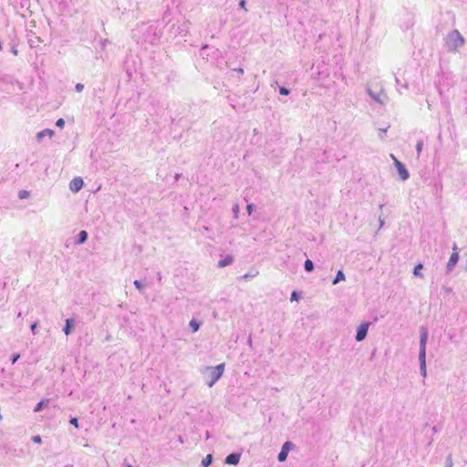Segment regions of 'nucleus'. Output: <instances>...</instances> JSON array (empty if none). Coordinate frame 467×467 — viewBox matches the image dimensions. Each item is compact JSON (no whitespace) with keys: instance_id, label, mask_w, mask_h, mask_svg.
Masks as SVG:
<instances>
[{"instance_id":"35","label":"nucleus","mask_w":467,"mask_h":467,"mask_svg":"<svg viewBox=\"0 0 467 467\" xmlns=\"http://www.w3.org/2000/svg\"><path fill=\"white\" fill-rule=\"evenodd\" d=\"M32 441L35 442V443H41L42 442V439L39 435H35L32 437Z\"/></svg>"},{"instance_id":"25","label":"nucleus","mask_w":467,"mask_h":467,"mask_svg":"<svg viewBox=\"0 0 467 467\" xmlns=\"http://www.w3.org/2000/svg\"><path fill=\"white\" fill-rule=\"evenodd\" d=\"M395 82L397 84V86H400L401 88L407 89L409 88V84L407 81H405L404 83L400 82V79L398 78V77H395Z\"/></svg>"},{"instance_id":"31","label":"nucleus","mask_w":467,"mask_h":467,"mask_svg":"<svg viewBox=\"0 0 467 467\" xmlns=\"http://www.w3.org/2000/svg\"><path fill=\"white\" fill-rule=\"evenodd\" d=\"M445 466L452 467V458L451 454L446 457Z\"/></svg>"},{"instance_id":"37","label":"nucleus","mask_w":467,"mask_h":467,"mask_svg":"<svg viewBox=\"0 0 467 467\" xmlns=\"http://www.w3.org/2000/svg\"><path fill=\"white\" fill-rule=\"evenodd\" d=\"M245 5H246V0H240L239 7L242 8V9H244L246 11Z\"/></svg>"},{"instance_id":"42","label":"nucleus","mask_w":467,"mask_h":467,"mask_svg":"<svg viewBox=\"0 0 467 467\" xmlns=\"http://www.w3.org/2000/svg\"><path fill=\"white\" fill-rule=\"evenodd\" d=\"M100 43H101L102 47L104 48L106 47V45L109 43V40L104 39V40H101Z\"/></svg>"},{"instance_id":"33","label":"nucleus","mask_w":467,"mask_h":467,"mask_svg":"<svg viewBox=\"0 0 467 467\" xmlns=\"http://www.w3.org/2000/svg\"><path fill=\"white\" fill-rule=\"evenodd\" d=\"M19 358H20L19 354H17V353L13 354L11 356V362H12V364H15L18 360Z\"/></svg>"},{"instance_id":"2","label":"nucleus","mask_w":467,"mask_h":467,"mask_svg":"<svg viewBox=\"0 0 467 467\" xmlns=\"http://www.w3.org/2000/svg\"><path fill=\"white\" fill-rule=\"evenodd\" d=\"M464 43V37L457 29L451 31L447 36L446 47L450 52H456Z\"/></svg>"},{"instance_id":"10","label":"nucleus","mask_w":467,"mask_h":467,"mask_svg":"<svg viewBox=\"0 0 467 467\" xmlns=\"http://www.w3.org/2000/svg\"><path fill=\"white\" fill-rule=\"evenodd\" d=\"M240 458V453L233 452L226 456L224 462L229 465H236L239 463Z\"/></svg>"},{"instance_id":"44","label":"nucleus","mask_w":467,"mask_h":467,"mask_svg":"<svg viewBox=\"0 0 467 467\" xmlns=\"http://www.w3.org/2000/svg\"><path fill=\"white\" fill-rule=\"evenodd\" d=\"M189 24V22H186V23H183L182 26L183 28H182V31H186L187 32V25Z\"/></svg>"},{"instance_id":"11","label":"nucleus","mask_w":467,"mask_h":467,"mask_svg":"<svg viewBox=\"0 0 467 467\" xmlns=\"http://www.w3.org/2000/svg\"><path fill=\"white\" fill-rule=\"evenodd\" d=\"M88 237V232L85 230H82L78 233L77 239L75 240V244L79 245L83 244L87 242Z\"/></svg>"},{"instance_id":"3","label":"nucleus","mask_w":467,"mask_h":467,"mask_svg":"<svg viewBox=\"0 0 467 467\" xmlns=\"http://www.w3.org/2000/svg\"><path fill=\"white\" fill-rule=\"evenodd\" d=\"M390 157L394 161V164H395V167H396V169L398 171L400 178L402 181L408 180L409 177H410V173H409L407 168L405 167V165L402 162H400L398 159H396L393 154H390Z\"/></svg>"},{"instance_id":"56","label":"nucleus","mask_w":467,"mask_h":467,"mask_svg":"<svg viewBox=\"0 0 467 467\" xmlns=\"http://www.w3.org/2000/svg\"><path fill=\"white\" fill-rule=\"evenodd\" d=\"M466 268H467V266H466Z\"/></svg>"},{"instance_id":"18","label":"nucleus","mask_w":467,"mask_h":467,"mask_svg":"<svg viewBox=\"0 0 467 467\" xmlns=\"http://www.w3.org/2000/svg\"><path fill=\"white\" fill-rule=\"evenodd\" d=\"M140 32H151L153 31V27L151 26H148L146 24H141L137 26V29Z\"/></svg>"},{"instance_id":"41","label":"nucleus","mask_w":467,"mask_h":467,"mask_svg":"<svg viewBox=\"0 0 467 467\" xmlns=\"http://www.w3.org/2000/svg\"><path fill=\"white\" fill-rule=\"evenodd\" d=\"M379 228H381L384 225V220L381 218V214H379Z\"/></svg>"},{"instance_id":"23","label":"nucleus","mask_w":467,"mask_h":467,"mask_svg":"<svg viewBox=\"0 0 467 467\" xmlns=\"http://www.w3.org/2000/svg\"><path fill=\"white\" fill-rule=\"evenodd\" d=\"M422 149H423V140H420L417 141V144H416V150H417L418 157L420 156V152L422 151Z\"/></svg>"},{"instance_id":"14","label":"nucleus","mask_w":467,"mask_h":467,"mask_svg":"<svg viewBox=\"0 0 467 467\" xmlns=\"http://www.w3.org/2000/svg\"><path fill=\"white\" fill-rule=\"evenodd\" d=\"M210 378L211 379L207 382V385L208 387L211 388L215 384V382H217L220 379L221 377H219L215 372L211 370Z\"/></svg>"},{"instance_id":"50","label":"nucleus","mask_w":467,"mask_h":467,"mask_svg":"<svg viewBox=\"0 0 467 467\" xmlns=\"http://www.w3.org/2000/svg\"><path fill=\"white\" fill-rule=\"evenodd\" d=\"M175 179H176V180L180 179L179 174H176Z\"/></svg>"},{"instance_id":"53","label":"nucleus","mask_w":467,"mask_h":467,"mask_svg":"<svg viewBox=\"0 0 467 467\" xmlns=\"http://www.w3.org/2000/svg\"><path fill=\"white\" fill-rule=\"evenodd\" d=\"M157 278L161 279V274H158Z\"/></svg>"},{"instance_id":"36","label":"nucleus","mask_w":467,"mask_h":467,"mask_svg":"<svg viewBox=\"0 0 467 467\" xmlns=\"http://www.w3.org/2000/svg\"><path fill=\"white\" fill-rule=\"evenodd\" d=\"M75 89H76L77 92H81L84 89V85L81 84V83H78L75 86Z\"/></svg>"},{"instance_id":"45","label":"nucleus","mask_w":467,"mask_h":467,"mask_svg":"<svg viewBox=\"0 0 467 467\" xmlns=\"http://www.w3.org/2000/svg\"><path fill=\"white\" fill-rule=\"evenodd\" d=\"M235 71H237L239 74H244V69L242 67L235 68Z\"/></svg>"},{"instance_id":"26","label":"nucleus","mask_w":467,"mask_h":467,"mask_svg":"<svg viewBox=\"0 0 467 467\" xmlns=\"http://www.w3.org/2000/svg\"><path fill=\"white\" fill-rule=\"evenodd\" d=\"M29 194H30V193H29V192H28V191L21 190V191H19V192H18V197H19L20 199H26V198H27V197L29 196Z\"/></svg>"},{"instance_id":"16","label":"nucleus","mask_w":467,"mask_h":467,"mask_svg":"<svg viewBox=\"0 0 467 467\" xmlns=\"http://www.w3.org/2000/svg\"><path fill=\"white\" fill-rule=\"evenodd\" d=\"M49 400H42L41 401H39L35 409H34V411L35 412H39L43 410V408L47 407V404H48Z\"/></svg>"},{"instance_id":"4","label":"nucleus","mask_w":467,"mask_h":467,"mask_svg":"<svg viewBox=\"0 0 467 467\" xmlns=\"http://www.w3.org/2000/svg\"><path fill=\"white\" fill-rule=\"evenodd\" d=\"M452 250H453V253L451 254L449 262L447 263V265H446L447 273L451 272L459 261V254L457 251L458 248H457L456 244H453Z\"/></svg>"},{"instance_id":"30","label":"nucleus","mask_w":467,"mask_h":467,"mask_svg":"<svg viewBox=\"0 0 467 467\" xmlns=\"http://www.w3.org/2000/svg\"><path fill=\"white\" fill-rule=\"evenodd\" d=\"M56 126L60 128V129H63L64 126H65V120L64 119H58L57 121H56Z\"/></svg>"},{"instance_id":"1","label":"nucleus","mask_w":467,"mask_h":467,"mask_svg":"<svg viewBox=\"0 0 467 467\" xmlns=\"http://www.w3.org/2000/svg\"><path fill=\"white\" fill-rule=\"evenodd\" d=\"M420 351H419V362H420V375L423 378L427 376L426 369V345L429 337V333L426 327H420Z\"/></svg>"},{"instance_id":"48","label":"nucleus","mask_w":467,"mask_h":467,"mask_svg":"<svg viewBox=\"0 0 467 467\" xmlns=\"http://www.w3.org/2000/svg\"><path fill=\"white\" fill-rule=\"evenodd\" d=\"M13 53H14L15 55H16V54H17L16 49H15V48H14V49H13Z\"/></svg>"},{"instance_id":"32","label":"nucleus","mask_w":467,"mask_h":467,"mask_svg":"<svg viewBox=\"0 0 467 467\" xmlns=\"http://www.w3.org/2000/svg\"><path fill=\"white\" fill-rule=\"evenodd\" d=\"M233 213L234 214V217L237 218L238 217V213H239V205L238 204H234L233 206Z\"/></svg>"},{"instance_id":"20","label":"nucleus","mask_w":467,"mask_h":467,"mask_svg":"<svg viewBox=\"0 0 467 467\" xmlns=\"http://www.w3.org/2000/svg\"><path fill=\"white\" fill-rule=\"evenodd\" d=\"M213 462V455L208 454L205 458L202 461V467H209Z\"/></svg>"},{"instance_id":"43","label":"nucleus","mask_w":467,"mask_h":467,"mask_svg":"<svg viewBox=\"0 0 467 467\" xmlns=\"http://www.w3.org/2000/svg\"><path fill=\"white\" fill-rule=\"evenodd\" d=\"M380 132H381V134H380V139H383V135H385V134H386L387 130H386V129L380 130Z\"/></svg>"},{"instance_id":"22","label":"nucleus","mask_w":467,"mask_h":467,"mask_svg":"<svg viewBox=\"0 0 467 467\" xmlns=\"http://www.w3.org/2000/svg\"><path fill=\"white\" fill-rule=\"evenodd\" d=\"M423 268L421 264H418L413 269V275L416 276H421L420 271Z\"/></svg>"},{"instance_id":"28","label":"nucleus","mask_w":467,"mask_h":467,"mask_svg":"<svg viewBox=\"0 0 467 467\" xmlns=\"http://www.w3.org/2000/svg\"><path fill=\"white\" fill-rule=\"evenodd\" d=\"M69 423L72 424L77 429L79 428L78 419L76 418V417H71L70 420H69Z\"/></svg>"},{"instance_id":"15","label":"nucleus","mask_w":467,"mask_h":467,"mask_svg":"<svg viewBox=\"0 0 467 467\" xmlns=\"http://www.w3.org/2000/svg\"><path fill=\"white\" fill-rule=\"evenodd\" d=\"M209 369L213 370V372H215L219 377H222L223 371H224V364L222 363V364H219L215 367H211L209 368Z\"/></svg>"},{"instance_id":"8","label":"nucleus","mask_w":467,"mask_h":467,"mask_svg":"<svg viewBox=\"0 0 467 467\" xmlns=\"http://www.w3.org/2000/svg\"><path fill=\"white\" fill-rule=\"evenodd\" d=\"M83 185V180L80 177H76L69 182V189L73 192H78L82 189Z\"/></svg>"},{"instance_id":"54","label":"nucleus","mask_w":467,"mask_h":467,"mask_svg":"<svg viewBox=\"0 0 467 467\" xmlns=\"http://www.w3.org/2000/svg\"><path fill=\"white\" fill-rule=\"evenodd\" d=\"M157 278L161 279V274H158Z\"/></svg>"},{"instance_id":"9","label":"nucleus","mask_w":467,"mask_h":467,"mask_svg":"<svg viewBox=\"0 0 467 467\" xmlns=\"http://www.w3.org/2000/svg\"><path fill=\"white\" fill-rule=\"evenodd\" d=\"M76 327V321L74 318H67L65 321V326L63 327V332L68 336L70 335Z\"/></svg>"},{"instance_id":"52","label":"nucleus","mask_w":467,"mask_h":467,"mask_svg":"<svg viewBox=\"0 0 467 467\" xmlns=\"http://www.w3.org/2000/svg\"><path fill=\"white\" fill-rule=\"evenodd\" d=\"M398 92L401 93V90L400 88H397Z\"/></svg>"},{"instance_id":"6","label":"nucleus","mask_w":467,"mask_h":467,"mask_svg":"<svg viewBox=\"0 0 467 467\" xmlns=\"http://www.w3.org/2000/svg\"><path fill=\"white\" fill-rule=\"evenodd\" d=\"M368 327H369L368 322H364L358 327L356 337H355L357 341L359 342L366 338V337L368 335Z\"/></svg>"},{"instance_id":"21","label":"nucleus","mask_w":467,"mask_h":467,"mask_svg":"<svg viewBox=\"0 0 467 467\" xmlns=\"http://www.w3.org/2000/svg\"><path fill=\"white\" fill-rule=\"evenodd\" d=\"M189 326L192 328V332H196L200 328V323L196 319H192L189 323Z\"/></svg>"},{"instance_id":"12","label":"nucleus","mask_w":467,"mask_h":467,"mask_svg":"<svg viewBox=\"0 0 467 467\" xmlns=\"http://www.w3.org/2000/svg\"><path fill=\"white\" fill-rule=\"evenodd\" d=\"M53 135H54V130H52L50 129H45L36 134V140H37V141L40 142L45 137L48 136L49 138H51Z\"/></svg>"},{"instance_id":"29","label":"nucleus","mask_w":467,"mask_h":467,"mask_svg":"<svg viewBox=\"0 0 467 467\" xmlns=\"http://www.w3.org/2000/svg\"><path fill=\"white\" fill-rule=\"evenodd\" d=\"M133 284H134L135 287H136L138 290H140V292L142 291V289H143V285H142V283H141L140 280H135V281L133 282Z\"/></svg>"},{"instance_id":"38","label":"nucleus","mask_w":467,"mask_h":467,"mask_svg":"<svg viewBox=\"0 0 467 467\" xmlns=\"http://www.w3.org/2000/svg\"><path fill=\"white\" fill-rule=\"evenodd\" d=\"M207 48H208V45H203V46L201 47V49H200V55H201L202 57H204V55H205V54H204V51H205Z\"/></svg>"},{"instance_id":"19","label":"nucleus","mask_w":467,"mask_h":467,"mask_svg":"<svg viewBox=\"0 0 467 467\" xmlns=\"http://www.w3.org/2000/svg\"><path fill=\"white\" fill-rule=\"evenodd\" d=\"M304 268L306 272H312L315 268L314 263L310 259H306L304 264Z\"/></svg>"},{"instance_id":"46","label":"nucleus","mask_w":467,"mask_h":467,"mask_svg":"<svg viewBox=\"0 0 467 467\" xmlns=\"http://www.w3.org/2000/svg\"><path fill=\"white\" fill-rule=\"evenodd\" d=\"M432 431H433L434 433L438 432V428H437V426H433V428H432Z\"/></svg>"},{"instance_id":"34","label":"nucleus","mask_w":467,"mask_h":467,"mask_svg":"<svg viewBox=\"0 0 467 467\" xmlns=\"http://www.w3.org/2000/svg\"><path fill=\"white\" fill-rule=\"evenodd\" d=\"M254 205L253 203H249L247 204L246 206V211L248 213L249 215L252 214L253 211H254Z\"/></svg>"},{"instance_id":"13","label":"nucleus","mask_w":467,"mask_h":467,"mask_svg":"<svg viewBox=\"0 0 467 467\" xmlns=\"http://www.w3.org/2000/svg\"><path fill=\"white\" fill-rule=\"evenodd\" d=\"M234 262V257L232 255H226L223 259L218 262V267H225L227 265H232Z\"/></svg>"},{"instance_id":"5","label":"nucleus","mask_w":467,"mask_h":467,"mask_svg":"<svg viewBox=\"0 0 467 467\" xmlns=\"http://www.w3.org/2000/svg\"><path fill=\"white\" fill-rule=\"evenodd\" d=\"M367 93L377 103L380 105H384L386 103L387 96L382 90L379 93H376L370 88H368Z\"/></svg>"},{"instance_id":"47","label":"nucleus","mask_w":467,"mask_h":467,"mask_svg":"<svg viewBox=\"0 0 467 467\" xmlns=\"http://www.w3.org/2000/svg\"><path fill=\"white\" fill-rule=\"evenodd\" d=\"M144 41H148V38H147V37H144ZM149 41H150V43H152V42H153V40H151V39H149Z\"/></svg>"},{"instance_id":"51","label":"nucleus","mask_w":467,"mask_h":467,"mask_svg":"<svg viewBox=\"0 0 467 467\" xmlns=\"http://www.w3.org/2000/svg\"><path fill=\"white\" fill-rule=\"evenodd\" d=\"M383 206H384L383 204H380V205H379V209H380L381 211H382V209H383Z\"/></svg>"},{"instance_id":"24","label":"nucleus","mask_w":467,"mask_h":467,"mask_svg":"<svg viewBox=\"0 0 467 467\" xmlns=\"http://www.w3.org/2000/svg\"><path fill=\"white\" fill-rule=\"evenodd\" d=\"M301 297V294L297 291H293L291 293V296H290V300L293 302V301H297L299 300V298Z\"/></svg>"},{"instance_id":"7","label":"nucleus","mask_w":467,"mask_h":467,"mask_svg":"<svg viewBox=\"0 0 467 467\" xmlns=\"http://www.w3.org/2000/svg\"><path fill=\"white\" fill-rule=\"evenodd\" d=\"M293 443L291 441H285L282 448L280 452L278 453L277 459L279 462H285L287 459L288 452L290 449L292 448Z\"/></svg>"},{"instance_id":"49","label":"nucleus","mask_w":467,"mask_h":467,"mask_svg":"<svg viewBox=\"0 0 467 467\" xmlns=\"http://www.w3.org/2000/svg\"><path fill=\"white\" fill-rule=\"evenodd\" d=\"M203 230L209 231V228L207 226H203Z\"/></svg>"},{"instance_id":"40","label":"nucleus","mask_w":467,"mask_h":467,"mask_svg":"<svg viewBox=\"0 0 467 467\" xmlns=\"http://www.w3.org/2000/svg\"><path fill=\"white\" fill-rule=\"evenodd\" d=\"M30 328H31L32 333L36 334V328H37V323L36 322L33 323L31 325Z\"/></svg>"},{"instance_id":"55","label":"nucleus","mask_w":467,"mask_h":467,"mask_svg":"<svg viewBox=\"0 0 467 467\" xmlns=\"http://www.w3.org/2000/svg\"><path fill=\"white\" fill-rule=\"evenodd\" d=\"M127 467H132L131 465H128Z\"/></svg>"},{"instance_id":"27","label":"nucleus","mask_w":467,"mask_h":467,"mask_svg":"<svg viewBox=\"0 0 467 467\" xmlns=\"http://www.w3.org/2000/svg\"><path fill=\"white\" fill-rule=\"evenodd\" d=\"M290 89L285 87H279V93L284 96H287L290 94Z\"/></svg>"},{"instance_id":"17","label":"nucleus","mask_w":467,"mask_h":467,"mask_svg":"<svg viewBox=\"0 0 467 467\" xmlns=\"http://www.w3.org/2000/svg\"><path fill=\"white\" fill-rule=\"evenodd\" d=\"M343 280H345V274L343 273L342 270H339V271H337L335 278L333 279L332 284L333 285H337L340 281H343Z\"/></svg>"},{"instance_id":"39","label":"nucleus","mask_w":467,"mask_h":467,"mask_svg":"<svg viewBox=\"0 0 467 467\" xmlns=\"http://www.w3.org/2000/svg\"><path fill=\"white\" fill-rule=\"evenodd\" d=\"M255 275H256V274H254V275H252V274H245V275H243V279L248 280L250 278L254 277Z\"/></svg>"}]
</instances>
